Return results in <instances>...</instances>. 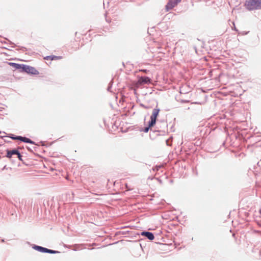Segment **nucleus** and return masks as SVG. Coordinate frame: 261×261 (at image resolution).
Listing matches in <instances>:
<instances>
[{
    "label": "nucleus",
    "instance_id": "nucleus-1",
    "mask_svg": "<svg viewBox=\"0 0 261 261\" xmlns=\"http://www.w3.org/2000/svg\"><path fill=\"white\" fill-rule=\"evenodd\" d=\"M160 111V109L158 108H155L153 110L152 114L150 116V121L149 122V127H153L155 125Z\"/></svg>",
    "mask_w": 261,
    "mask_h": 261
},
{
    "label": "nucleus",
    "instance_id": "nucleus-2",
    "mask_svg": "<svg viewBox=\"0 0 261 261\" xmlns=\"http://www.w3.org/2000/svg\"><path fill=\"white\" fill-rule=\"evenodd\" d=\"M22 71L33 75H38L39 73V71L35 68L26 65H24Z\"/></svg>",
    "mask_w": 261,
    "mask_h": 261
},
{
    "label": "nucleus",
    "instance_id": "nucleus-3",
    "mask_svg": "<svg viewBox=\"0 0 261 261\" xmlns=\"http://www.w3.org/2000/svg\"><path fill=\"white\" fill-rule=\"evenodd\" d=\"M257 1V0H248L247 4L246 5L247 9L249 10L259 9V5Z\"/></svg>",
    "mask_w": 261,
    "mask_h": 261
},
{
    "label": "nucleus",
    "instance_id": "nucleus-4",
    "mask_svg": "<svg viewBox=\"0 0 261 261\" xmlns=\"http://www.w3.org/2000/svg\"><path fill=\"white\" fill-rule=\"evenodd\" d=\"M181 0H169L166 6L167 11H169L173 8Z\"/></svg>",
    "mask_w": 261,
    "mask_h": 261
},
{
    "label": "nucleus",
    "instance_id": "nucleus-5",
    "mask_svg": "<svg viewBox=\"0 0 261 261\" xmlns=\"http://www.w3.org/2000/svg\"><path fill=\"white\" fill-rule=\"evenodd\" d=\"M11 138L14 140H21L23 142H26V143L34 144V142L31 140H30L29 138H25V137H22L20 136H18L16 137H11Z\"/></svg>",
    "mask_w": 261,
    "mask_h": 261
},
{
    "label": "nucleus",
    "instance_id": "nucleus-6",
    "mask_svg": "<svg viewBox=\"0 0 261 261\" xmlns=\"http://www.w3.org/2000/svg\"><path fill=\"white\" fill-rule=\"evenodd\" d=\"M134 87H132L130 89L134 90L135 93H136V91L141 86L143 85L141 81L138 79V81L133 83Z\"/></svg>",
    "mask_w": 261,
    "mask_h": 261
},
{
    "label": "nucleus",
    "instance_id": "nucleus-7",
    "mask_svg": "<svg viewBox=\"0 0 261 261\" xmlns=\"http://www.w3.org/2000/svg\"><path fill=\"white\" fill-rule=\"evenodd\" d=\"M142 85L149 84L151 83V79L148 77L142 76L139 78Z\"/></svg>",
    "mask_w": 261,
    "mask_h": 261
},
{
    "label": "nucleus",
    "instance_id": "nucleus-8",
    "mask_svg": "<svg viewBox=\"0 0 261 261\" xmlns=\"http://www.w3.org/2000/svg\"><path fill=\"white\" fill-rule=\"evenodd\" d=\"M18 151L16 149H13L12 150H7V155L6 156L8 158H11L14 155H16L18 154Z\"/></svg>",
    "mask_w": 261,
    "mask_h": 261
},
{
    "label": "nucleus",
    "instance_id": "nucleus-9",
    "mask_svg": "<svg viewBox=\"0 0 261 261\" xmlns=\"http://www.w3.org/2000/svg\"><path fill=\"white\" fill-rule=\"evenodd\" d=\"M143 236H145L150 240H153L154 238V235L152 233L147 231H143L141 234Z\"/></svg>",
    "mask_w": 261,
    "mask_h": 261
},
{
    "label": "nucleus",
    "instance_id": "nucleus-10",
    "mask_svg": "<svg viewBox=\"0 0 261 261\" xmlns=\"http://www.w3.org/2000/svg\"><path fill=\"white\" fill-rule=\"evenodd\" d=\"M9 64L15 69H21L23 71V64H19L15 63H9Z\"/></svg>",
    "mask_w": 261,
    "mask_h": 261
},
{
    "label": "nucleus",
    "instance_id": "nucleus-11",
    "mask_svg": "<svg viewBox=\"0 0 261 261\" xmlns=\"http://www.w3.org/2000/svg\"><path fill=\"white\" fill-rule=\"evenodd\" d=\"M62 58V57L61 56H56L52 55V56H46V57H44V59L46 60H50L52 61V60H60V59H61Z\"/></svg>",
    "mask_w": 261,
    "mask_h": 261
},
{
    "label": "nucleus",
    "instance_id": "nucleus-12",
    "mask_svg": "<svg viewBox=\"0 0 261 261\" xmlns=\"http://www.w3.org/2000/svg\"><path fill=\"white\" fill-rule=\"evenodd\" d=\"M43 252L49 253H56L57 252V251H54V250H50V249H48L47 248H44V250Z\"/></svg>",
    "mask_w": 261,
    "mask_h": 261
},
{
    "label": "nucleus",
    "instance_id": "nucleus-13",
    "mask_svg": "<svg viewBox=\"0 0 261 261\" xmlns=\"http://www.w3.org/2000/svg\"><path fill=\"white\" fill-rule=\"evenodd\" d=\"M35 248L36 250H37L38 251H39L40 252H43L44 250V247H41V246H35Z\"/></svg>",
    "mask_w": 261,
    "mask_h": 261
},
{
    "label": "nucleus",
    "instance_id": "nucleus-14",
    "mask_svg": "<svg viewBox=\"0 0 261 261\" xmlns=\"http://www.w3.org/2000/svg\"><path fill=\"white\" fill-rule=\"evenodd\" d=\"M17 156V158L19 159V160H22V155L19 153V152H18V154H16Z\"/></svg>",
    "mask_w": 261,
    "mask_h": 261
},
{
    "label": "nucleus",
    "instance_id": "nucleus-15",
    "mask_svg": "<svg viewBox=\"0 0 261 261\" xmlns=\"http://www.w3.org/2000/svg\"><path fill=\"white\" fill-rule=\"evenodd\" d=\"M139 71L143 72L144 73H147L148 72V70H147L146 69H140V70H139Z\"/></svg>",
    "mask_w": 261,
    "mask_h": 261
},
{
    "label": "nucleus",
    "instance_id": "nucleus-16",
    "mask_svg": "<svg viewBox=\"0 0 261 261\" xmlns=\"http://www.w3.org/2000/svg\"><path fill=\"white\" fill-rule=\"evenodd\" d=\"M150 127H149V126L148 127H145V129H144V132H145V133L148 132V130H149V128H150Z\"/></svg>",
    "mask_w": 261,
    "mask_h": 261
},
{
    "label": "nucleus",
    "instance_id": "nucleus-17",
    "mask_svg": "<svg viewBox=\"0 0 261 261\" xmlns=\"http://www.w3.org/2000/svg\"><path fill=\"white\" fill-rule=\"evenodd\" d=\"M258 4L259 5V9H261V0H257Z\"/></svg>",
    "mask_w": 261,
    "mask_h": 261
},
{
    "label": "nucleus",
    "instance_id": "nucleus-18",
    "mask_svg": "<svg viewBox=\"0 0 261 261\" xmlns=\"http://www.w3.org/2000/svg\"><path fill=\"white\" fill-rule=\"evenodd\" d=\"M125 187H126V188L127 189V191H128V190H131V189H130V188H129L128 187V185H127V184H125Z\"/></svg>",
    "mask_w": 261,
    "mask_h": 261
}]
</instances>
